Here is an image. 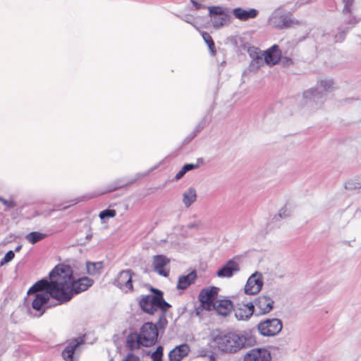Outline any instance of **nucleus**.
Instances as JSON below:
<instances>
[{
	"mask_svg": "<svg viewBox=\"0 0 361 361\" xmlns=\"http://www.w3.org/2000/svg\"><path fill=\"white\" fill-rule=\"evenodd\" d=\"M14 257H15V254H14L13 251H12V250L8 251V252H6V254L5 255L4 258H2L1 259L0 265L2 266L4 264H6V263L11 262L14 258Z\"/></svg>",
	"mask_w": 361,
	"mask_h": 361,
	"instance_id": "obj_33",
	"label": "nucleus"
},
{
	"mask_svg": "<svg viewBox=\"0 0 361 361\" xmlns=\"http://www.w3.org/2000/svg\"><path fill=\"white\" fill-rule=\"evenodd\" d=\"M99 195V194H96V195H93V197H94V196H98ZM91 197H92V196Z\"/></svg>",
	"mask_w": 361,
	"mask_h": 361,
	"instance_id": "obj_47",
	"label": "nucleus"
},
{
	"mask_svg": "<svg viewBox=\"0 0 361 361\" xmlns=\"http://www.w3.org/2000/svg\"><path fill=\"white\" fill-rule=\"evenodd\" d=\"M77 202L74 201L72 204H75Z\"/></svg>",
	"mask_w": 361,
	"mask_h": 361,
	"instance_id": "obj_48",
	"label": "nucleus"
},
{
	"mask_svg": "<svg viewBox=\"0 0 361 361\" xmlns=\"http://www.w3.org/2000/svg\"><path fill=\"white\" fill-rule=\"evenodd\" d=\"M211 337L214 345L225 353H235L256 343L255 338L245 331L224 333L216 330L212 331Z\"/></svg>",
	"mask_w": 361,
	"mask_h": 361,
	"instance_id": "obj_2",
	"label": "nucleus"
},
{
	"mask_svg": "<svg viewBox=\"0 0 361 361\" xmlns=\"http://www.w3.org/2000/svg\"><path fill=\"white\" fill-rule=\"evenodd\" d=\"M198 226H199L198 223H190V224H188L187 226L189 228H196Z\"/></svg>",
	"mask_w": 361,
	"mask_h": 361,
	"instance_id": "obj_41",
	"label": "nucleus"
},
{
	"mask_svg": "<svg viewBox=\"0 0 361 361\" xmlns=\"http://www.w3.org/2000/svg\"><path fill=\"white\" fill-rule=\"evenodd\" d=\"M133 274L131 270L127 269L119 272L116 280L115 285L124 292L133 290Z\"/></svg>",
	"mask_w": 361,
	"mask_h": 361,
	"instance_id": "obj_10",
	"label": "nucleus"
},
{
	"mask_svg": "<svg viewBox=\"0 0 361 361\" xmlns=\"http://www.w3.org/2000/svg\"><path fill=\"white\" fill-rule=\"evenodd\" d=\"M190 351V348L187 343L177 345L169 352V361H181L189 354Z\"/></svg>",
	"mask_w": 361,
	"mask_h": 361,
	"instance_id": "obj_17",
	"label": "nucleus"
},
{
	"mask_svg": "<svg viewBox=\"0 0 361 361\" xmlns=\"http://www.w3.org/2000/svg\"><path fill=\"white\" fill-rule=\"evenodd\" d=\"M84 343V339L82 337H78L68 340L66 343L64 349L61 353V356L64 361H74L73 355L79 348V346Z\"/></svg>",
	"mask_w": 361,
	"mask_h": 361,
	"instance_id": "obj_13",
	"label": "nucleus"
},
{
	"mask_svg": "<svg viewBox=\"0 0 361 361\" xmlns=\"http://www.w3.org/2000/svg\"><path fill=\"white\" fill-rule=\"evenodd\" d=\"M269 24L274 27L283 29L291 25L290 18L281 9L275 10L269 18Z\"/></svg>",
	"mask_w": 361,
	"mask_h": 361,
	"instance_id": "obj_9",
	"label": "nucleus"
},
{
	"mask_svg": "<svg viewBox=\"0 0 361 361\" xmlns=\"http://www.w3.org/2000/svg\"><path fill=\"white\" fill-rule=\"evenodd\" d=\"M152 290L154 294L143 296L140 299L139 304L141 309L149 314H154L158 310L166 312L171 305L164 300L160 290L154 288Z\"/></svg>",
	"mask_w": 361,
	"mask_h": 361,
	"instance_id": "obj_3",
	"label": "nucleus"
},
{
	"mask_svg": "<svg viewBox=\"0 0 361 361\" xmlns=\"http://www.w3.org/2000/svg\"><path fill=\"white\" fill-rule=\"evenodd\" d=\"M170 259L166 256L158 255L153 257L152 265L154 270L161 276L167 277L170 272Z\"/></svg>",
	"mask_w": 361,
	"mask_h": 361,
	"instance_id": "obj_12",
	"label": "nucleus"
},
{
	"mask_svg": "<svg viewBox=\"0 0 361 361\" xmlns=\"http://www.w3.org/2000/svg\"><path fill=\"white\" fill-rule=\"evenodd\" d=\"M1 202L4 204L6 205L8 207H13L14 206V204L12 201H7L6 200L2 199Z\"/></svg>",
	"mask_w": 361,
	"mask_h": 361,
	"instance_id": "obj_40",
	"label": "nucleus"
},
{
	"mask_svg": "<svg viewBox=\"0 0 361 361\" xmlns=\"http://www.w3.org/2000/svg\"><path fill=\"white\" fill-rule=\"evenodd\" d=\"M139 334H130L126 340V346L131 350L139 349L142 345V341Z\"/></svg>",
	"mask_w": 361,
	"mask_h": 361,
	"instance_id": "obj_22",
	"label": "nucleus"
},
{
	"mask_svg": "<svg viewBox=\"0 0 361 361\" xmlns=\"http://www.w3.org/2000/svg\"><path fill=\"white\" fill-rule=\"evenodd\" d=\"M116 216V211L114 209H105L100 212L99 217L104 220L106 218L114 217Z\"/></svg>",
	"mask_w": 361,
	"mask_h": 361,
	"instance_id": "obj_32",
	"label": "nucleus"
},
{
	"mask_svg": "<svg viewBox=\"0 0 361 361\" xmlns=\"http://www.w3.org/2000/svg\"><path fill=\"white\" fill-rule=\"evenodd\" d=\"M345 187L348 190L361 188V175L348 180L345 183Z\"/></svg>",
	"mask_w": 361,
	"mask_h": 361,
	"instance_id": "obj_26",
	"label": "nucleus"
},
{
	"mask_svg": "<svg viewBox=\"0 0 361 361\" xmlns=\"http://www.w3.org/2000/svg\"><path fill=\"white\" fill-rule=\"evenodd\" d=\"M86 238H87V239L88 240H90L92 238V235H87Z\"/></svg>",
	"mask_w": 361,
	"mask_h": 361,
	"instance_id": "obj_46",
	"label": "nucleus"
},
{
	"mask_svg": "<svg viewBox=\"0 0 361 361\" xmlns=\"http://www.w3.org/2000/svg\"><path fill=\"white\" fill-rule=\"evenodd\" d=\"M86 269L89 274L96 275L99 274L103 269V263L102 262H87L86 264Z\"/></svg>",
	"mask_w": 361,
	"mask_h": 361,
	"instance_id": "obj_24",
	"label": "nucleus"
},
{
	"mask_svg": "<svg viewBox=\"0 0 361 361\" xmlns=\"http://www.w3.org/2000/svg\"><path fill=\"white\" fill-rule=\"evenodd\" d=\"M282 322L276 318L267 319L259 323L257 329L264 336H274L282 329Z\"/></svg>",
	"mask_w": 361,
	"mask_h": 361,
	"instance_id": "obj_5",
	"label": "nucleus"
},
{
	"mask_svg": "<svg viewBox=\"0 0 361 361\" xmlns=\"http://www.w3.org/2000/svg\"><path fill=\"white\" fill-rule=\"evenodd\" d=\"M350 22L353 25H355L357 23V20L355 18H353Z\"/></svg>",
	"mask_w": 361,
	"mask_h": 361,
	"instance_id": "obj_45",
	"label": "nucleus"
},
{
	"mask_svg": "<svg viewBox=\"0 0 361 361\" xmlns=\"http://www.w3.org/2000/svg\"><path fill=\"white\" fill-rule=\"evenodd\" d=\"M202 38L204 40V42L208 45V47H209V50L211 51L212 55H214L215 53V51H214L215 45H214V42L212 37L207 32H202Z\"/></svg>",
	"mask_w": 361,
	"mask_h": 361,
	"instance_id": "obj_28",
	"label": "nucleus"
},
{
	"mask_svg": "<svg viewBox=\"0 0 361 361\" xmlns=\"http://www.w3.org/2000/svg\"><path fill=\"white\" fill-rule=\"evenodd\" d=\"M255 312V306L252 302L243 304L234 310L235 317L239 321H246Z\"/></svg>",
	"mask_w": 361,
	"mask_h": 361,
	"instance_id": "obj_16",
	"label": "nucleus"
},
{
	"mask_svg": "<svg viewBox=\"0 0 361 361\" xmlns=\"http://www.w3.org/2000/svg\"><path fill=\"white\" fill-rule=\"evenodd\" d=\"M161 313H162V315L159 318V323H160V324L161 326H164V324H166L167 322H166V318L164 317V313L165 312H161Z\"/></svg>",
	"mask_w": 361,
	"mask_h": 361,
	"instance_id": "obj_39",
	"label": "nucleus"
},
{
	"mask_svg": "<svg viewBox=\"0 0 361 361\" xmlns=\"http://www.w3.org/2000/svg\"><path fill=\"white\" fill-rule=\"evenodd\" d=\"M334 82L331 79L321 80L316 88L310 89L303 93L306 99H310L315 104H322L324 101V92H329L334 89Z\"/></svg>",
	"mask_w": 361,
	"mask_h": 361,
	"instance_id": "obj_4",
	"label": "nucleus"
},
{
	"mask_svg": "<svg viewBox=\"0 0 361 361\" xmlns=\"http://www.w3.org/2000/svg\"><path fill=\"white\" fill-rule=\"evenodd\" d=\"M262 55L267 64L274 66L279 61L281 56V52L279 47L274 44L268 50L264 51Z\"/></svg>",
	"mask_w": 361,
	"mask_h": 361,
	"instance_id": "obj_18",
	"label": "nucleus"
},
{
	"mask_svg": "<svg viewBox=\"0 0 361 361\" xmlns=\"http://www.w3.org/2000/svg\"><path fill=\"white\" fill-rule=\"evenodd\" d=\"M197 164H188L184 165L181 169L186 173L188 171L197 168Z\"/></svg>",
	"mask_w": 361,
	"mask_h": 361,
	"instance_id": "obj_36",
	"label": "nucleus"
},
{
	"mask_svg": "<svg viewBox=\"0 0 361 361\" xmlns=\"http://www.w3.org/2000/svg\"><path fill=\"white\" fill-rule=\"evenodd\" d=\"M274 302L270 297L260 295L254 301L255 310L257 315H263L270 312L274 307Z\"/></svg>",
	"mask_w": 361,
	"mask_h": 361,
	"instance_id": "obj_11",
	"label": "nucleus"
},
{
	"mask_svg": "<svg viewBox=\"0 0 361 361\" xmlns=\"http://www.w3.org/2000/svg\"><path fill=\"white\" fill-rule=\"evenodd\" d=\"M197 279V272L193 270L187 275L179 276L176 286L178 290H185L191 284H192Z\"/></svg>",
	"mask_w": 361,
	"mask_h": 361,
	"instance_id": "obj_21",
	"label": "nucleus"
},
{
	"mask_svg": "<svg viewBox=\"0 0 361 361\" xmlns=\"http://www.w3.org/2000/svg\"><path fill=\"white\" fill-rule=\"evenodd\" d=\"M209 11V16L211 17L218 16H225L224 10L222 7L220 6H211L208 7Z\"/></svg>",
	"mask_w": 361,
	"mask_h": 361,
	"instance_id": "obj_29",
	"label": "nucleus"
},
{
	"mask_svg": "<svg viewBox=\"0 0 361 361\" xmlns=\"http://www.w3.org/2000/svg\"><path fill=\"white\" fill-rule=\"evenodd\" d=\"M45 238L46 234L37 231L29 233L25 237V240L32 245L38 243Z\"/></svg>",
	"mask_w": 361,
	"mask_h": 361,
	"instance_id": "obj_25",
	"label": "nucleus"
},
{
	"mask_svg": "<svg viewBox=\"0 0 361 361\" xmlns=\"http://www.w3.org/2000/svg\"><path fill=\"white\" fill-rule=\"evenodd\" d=\"M228 21L227 16H218L212 17V22L215 28H219Z\"/></svg>",
	"mask_w": 361,
	"mask_h": 361,
	"instance_id": "obj_27",
	"label": "nucleus"
},
{
	"mask_svg": "<svg viewBox=\"0 0 361 361\" xmlns=\"http://www.w3.org/2000/svg\"><path fill=\"white\" fill-rule=\"evenodd\" d=\"M140 336L142 341V345L149 347L154 345L158 338V329L155 324L151 322L145 323L140 329Z\"/></svg>",
	"mask_w": 361,
	"mask_h": 361,
	"instance_id": "obj_6",
	"label": "nucleus"
},
{
	"mask_svg": "<svg viewBox=\"0 0 361 361\" xmlns=\"http://www.w3.org/2000/svg\"><path fill=\"white\" fill-rule=\"evenodd\" d=\"M263 284L264 280L262 273L255 271L248 278L244 288V291L247 295H256L260 292Z\"/></svg>",
	"mask_w": 361,
	"mask_h": 361,
	"instance_id": "obj_8",
	"label": "nucleus"
},
{
	"mask_svg": "<svg viewBox=\"0 0 361 361\" xmlns=\"http://www.w3.org/2000/svg\"><path fill=\"white\" fill-rule=\"evenodd\" d=\"M270 352L264 348H256L250 350L244 355V361H271Z\"/></svg>",
	"mask_w": 361,
	"mask_h": 361,
	"instance_id": "obj_14",
	"label": "nucleus"
},
{
	"mask_svg": "<svg viewBox=\"0 0 361 361\" xmlns=\"http://www.w3.org/2000/svg\"><path fill=\"white\" fill-rule=\"evenodd\" d=\"M49 277V282L41 280L27 291L29 295H34L32 307L35 310H42L51 296L60 304L65 303L93 284V280L89 277H76L71 267L63 264L56 266Z\"/></svg>",
	"mask_w": 361,
	"mask_h": 361,
	"instance_id": "obj_1",
	"label": "nucleus"
},
{
	"mask_svg": "<svg viewBox=\"0 0 361 361\" xmlns=\"http://www.w3.org/2000/svg\"><path fill=\"white\" fill-rule=\"evenodd\" d=\"M343 3L344 4L343 12L346 13H351L353 0H343Z\"/></svg>",
	"mask_w": 361,
	"mask_h": 361,
	"instance_id": "obj_34",
	"label": "nucleus"
},
{
	"mask_svg": "<svg viewBox=\"0 0 361 361\" xmlns=\"http://www.w3.org/2000/svg\"><path fill=\"white\" fill-rule=\"evenodd\" d=\"M21 248H22V245H18L16 247L15 251L19 252L21 250Z\"/></svg>",
	"mask_w": 361,
	"mask_h": 361,
	"instance_id": "obj_44",
	"label": "nucleus"
},
{
	"mask_svg": "<svg viewBox=\"0 0 361 361\" xmlns=\"http://www.w3.org/2000/svg\"><path fill=\"white\" fill-rule=\"evenodd\" d=\"M232 13L236 18L245 21L251 18H255L258 15L259 12L255 8L245 10L241 8H236L233 10Z\"/></svg>",
	"mask_w": 361,
	"mask_h": 361,
	"instance_id": "obj_20",
	"label": "nucleus"
},
{
	"mask_svg": "<svg viewBox=\"0 0 361 361\" xmlns=\"http://www.w3.org/2000/svg\"><path fill=\"white\" fill-rule=\"evenodd\" d=\"M163 347L159 345L156 350L152 354L151 358L152 361H162Z\"/></svg>",
	"mask_w": 361,
	"mask_h": 361,
	"instance_id": "obj_31",
	"label": "nucleus"
},
{
	"mask_svg": "<svg viewBox=\"0 0 361 361\" xmlns=\"http://www.w3.org/2000/svg\"><path fill=\"white\" fill-rule=\"evenodd\" d=\"M240 271V264L233 259L228 260L216 272V276L220 278H231Z\"/></svg>",
	"mask_w": 361,
	"mask_h": 361,
	"instance_id": "obj_15",
	"label": "nucleus"
},
{
	"mask_svg": "<svg viewBox=\"0 0 361 361\" xmlns=\"http://www.w3.org/2000/svg\"><path fill=\"white\" fill-rule=\"evenodd\" d=\"M191 3L194 5L196 10H200L201 8H205L206 6L201 3L195 1V0H190Z\"/></svg>",
	"mask_w": 361,
	"mask_h": 361,
	"instance_id": "obj_37",
	"label": "nucleus"
},
{
	"mask_svg": "<svg viewBox=\"0 0 361 361\" xmlns=\"http://www.w3.org/2000/svg\"><path fill=\"white\" fill-rule=\"evenodd\" d=\"M197 200L196 190L190 188L183 194V202L186 207H189Z\"/></svg>",
	"mask_w": 361,
	"mask_h": 361,
	"instance_id": "obj_23",
	"label": "nucleus"
},
{
	"mask_svg": "<svg viewBox=\"0 0 361 361\" xmlns=\"http://www.w3.org/2000/svg\"><path fill=\"white\" fill-rule=\"evenodd\" d=\"M219 288L210 287L203 288L199 294V300L202 307L207 310H212V307L217 300Z\"/></svg>",
	"mask_w": 361,
	"mask_h": 361,
	"instance_id": "obj_7",
	"label": "nucleus"
},
{
	"mask_svg": "<svg viewBox=\"0 0 361 361\" xmlns=\"http://www.w3.org/2000/svg\"><path fill=\"white\" fill-rule=\"evenodd\" d=\"M185 174V173L182 170L180 169L176 175L175 176V179L176 180H179Z\"/></svg>",
	"mask_w": 361,
	"mask_h": 361,
	"instance_id": "obj_38",
	"label": "nucleus"
},
{
	"mask_svg": "<svg viewBox=\"0 0 361 361\" xmlns=\"http://www.w3.org/2000/svg\"><path fill=\"white\" fill-rule=\"evenodd\" d=\"M293 213L292 207L290 204H286L279 210V215L281 218L290 216Z\"/></svg>",
	"mask_w": 361,
	"mask_h": 361,
	"instance_id": "obj_30",
	"label": "nucleus"
},
{
	"mask_svg": "<svg viewBox=\"0 0 361 361\" xmlns=\"http://www.w3.org/2000/svg\"><path fill=\"white\" fill-rule=\"evenodd\" d=\"M233 305L231 300L228 299H217L212 307L218 314L226 316L233 310Z\"/></svg>",
	"mask_w": 361,
	"mask_h": 361,
	"instance_id": "obj_19",
	"label": "nucleus"
},
{
	"mask_svg": "<svg viewBox=\"0 0 361 361\" xmlns=\"http://www.w3.org/2000/svg\"><path fill=\"white\" fill-rule=\"evenodd\" d=\"M2 198L0 197V201H1Z\"/></svg>",
	"mask_w": 361,
	"mask_h": 361,
	"instance_id": "obj_49",
	"label": "nucleus"
},
{
	"mask_svg": "<svg viewBox=\"0 0 361 361\" xmlns=\"http://www.w3.org/2000/svg\"><path fill=\"white\" fill-rule=\"evenodd\" d=\"M344 35H345V34H344V33H341V34H340V35H339V36H338H338H336V40H337V41H338V40H342V39L344 38Z\"/></svg>",
	"mask_w": 361,
	"mask_h": 361,
	"instance_id": "obj_42",
	"label": "nucleus"
},
{
	"mask_svg": "<svg viewBox=\"0 0 361 361\" xmlns=\"http://www.w3.org/2000/svg\"><path fill=\"white\" fill-rule=\"evenodd\" d=\"M122 361H140V359L133 353H128Z\"/></svg>",
	"mask_w": 361,
	"mask_h": 361,
	"instance_id": "obj_35",
	"label": "nucleus"
},
{
	"mask_svg": "<svg viewBox=\"0 0 361 361\" xmlns=\"http://www.w3.org/2000/svg\"><path fill=\"white\" fill-rule=\"evenodd\" d=\"M184 20L188 23H191V18L190 17H188V16H186L185 18H184Z\"/></svg>",
	"mask_w": 361,
	"mask_h": 361,
	"instance_id": "obj_43",
	"label": "nucleus"
}]
</instances>
